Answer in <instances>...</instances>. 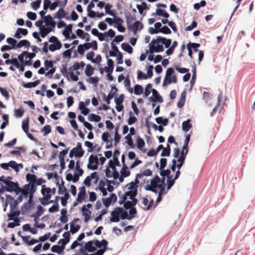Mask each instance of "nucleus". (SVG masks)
<instances>
[{
  "label": "nucleus",
  "mask_w": 255,
  "mask_h": 255,
  "mask_svg": "<svg viewBox=\"0 0 255 255\" xmlns=\"http://www.w3.org/2000/svg\"><path fill=\"white\" fill-rule=\"evenodd\" d=\"M0 186V194L6 191L10 193L14 192L16 195H18L21 191V188L17 182H10L6 183L5 186L1 183Z\"/></svg>",
  "instance_id": "nucleus-1"
},
{
  "label": "nucleus",
  "mask_w": 255,
  "mask_h": 255,
  "mask_svg": "<svg viewBox=\"0 0 255 255\" xmlns=\"http://www.w3.org/2000/svg\"><path fill=\"white\" fill-rule=\"evenodd\" d=\"M165 178L162 177L161 178V181L159 184H158L157 186L158 188L159 189V191L158 192V197L156 199V200L155 201V205L158 204L159 203L162 199V195L165 193Z\"/></svg>",
  "instance_id": "nucleus-2"
},
{
  "label": "nucleus",
  "mask_w": 255,
  "mask_h": 255,
  "mask_svg": "<svg viewBox=\"0 0 255 255\" xmlns=\"http://www.w3.org/2000/svg\"><path fill=\"white\" fill-rule=\"evenodd\" d=\"M99 158L98 156L91 154L89 158V163L87 165V168L92 170H97L98 167Z\"/></svg>",
  "instance_id": "nucleus-3"
},
{
  "label": "nucleus",
  "mask_w": 255,
  "mask_h": 255,
  "mask_svg": "<svg viewBox=\"0 0 255 255\" xmlns=\"http://www.w3.org/2000/svg\"><path fill=\"white\" fill-rule=\"evenodd\" d=\"M171 39L157 36L156 39H152L151 44H156L161 43L164 45L165 48H169L171 44Z\"/></svg>",
  "instance_id": "nucleus-4"
},
{
  "label": "nucleus",
  "mask_w": 255,
  "mask_h": 255,
  "mask_svg": "<svg viewBox=\"0 0 255 255\" xmlns=\"http://www.w3.org/2000/svg\"><path fill=\"white\" fill-rule=\"evenodd\" d=\"M127 27L128 30L133 31L135 35L138 28L139 30L143 28V25L140 21L136 20L133 24L128 25Z\"/></svg>",
  "instance_id": "nucleus-5"
},
{
  "label": "nucleus",
  "mask_w": 255,
  "mask_h": 255,
  "mask_svg": "<svg viewBox=\"0 0 255 255\" xmlns=\"http://www.w3.org/2000/svg\"><path fill=\"white\" fill-rule=\"evenodd\" d=\"M119 209V207H117L114 209V211L111 212V217L110 219L111 222L117 223L120 221L121 215L120 211L118 210Z\"/></svg>",
  "instance_id": "nucleus-6"
},
{
  "label": "nucleus",
  "mask_w": 255,
  "mask_h": 255,
  "mask_svg": "<svg viewBox=\"0 0 255 255\" xmlns=\"http://www.w3.org/2000/svg\"><path fill=\"white\" fill-rule=\"evenodd\" d=\"M169 173L167 174L163 173L162 175H160L162 177H167V189L169 190L174 185L175 183L174 178L173 179V176L171 175V170L168 171Z\"/></svg>",
  "instance_id": "nucleus-7"
},
{
  "label": "nucleus",
  "mask_w": 255,
  "mask_h": 255,
  "mask_svg": "<svg viewBox=\"0 0 255 255\" xmlns=\"http://www.w3.org/2000/svg\"><path fill=\"white\" fill-rule=\"evenodd\" d=\"M188 152V149H183L182 148V150L181 151V155L178 157L177 159V161L179 162L178 163V169H180L182 166H183L185 159L186 158V155Z\"/></svg>",
  "instance_id": "nucleus-8"
},
{
  "label": "nucleus",
  "mask_w": 255,
  "mask_h": 255,
  "mask_svg": "<svg viewBox=\"0 0 255 255\" xmlns=\"http://www.w3.org/2000/svg\"><path fill=\"white\" fill-rule=\"evenodd\" d=\"M94 244V241H89L86 243L84 246H83L80 249L88 251L89 253H93L96 251V247H95Z\"/></svg>",
  "instance_id": "nucleus-9"
},
{
  "label": "nucleus",
  "mask_w": 255,
  "mask_h": 255,
  "mask_svg": "<svg viewBox=\"0 0 255 255\" xmlns=\"http://www.w3.org/2000/svg\"><path fill=\"white\" fill-rule=\"evenodd\" d=\"M156 46H154L155 44H151V42L149 43V50L150 53L152 54L153 52H161L164 51V47L162 44L157 43Z\"/></svg>",
  "instance_id": "nucleus-10"
},
{
  "label": "nucleus",
  "mask_w": 255,
  "mask_h": 255,
  "mask_svg": "<svg viewBox=\"0 0 255 255\" xmlns=\"http://www.w3.org/2000/svg\"><path fill=\"white\" fill-rule=\"evenodd\" d=\"M101 243L103 245V249L96 250L97 251L96 252H94L95 254H96V255H103L107 250H112L111 249H109L108 247V242L106 240L103 239L101 241Z\"/></svg>",
  "instance_id": "nucleus-11"
},
{
  "label": "nucleus",
  "mask_w": 255,
  "mask_h": 255,
  "mask_svg": "<svg viewBox=\"0 0 255 255\" xmlns=\"http://www.w3.org/2000/svg\"><path fill=\"white\" fill-rule=\"evenodd\" d=\"M67 13L64 10L63 7H60L57 12L54 15V18L61 19L62 18H65L67 20L70 19V16H66Z\"/></svg>",
  "instance_id": "nucleus-12"
},
{
  "label": "nucleus",
  "mask_w": 255,
  "mask_h": 255,
  "mask_svg": "<svg viewBox=\"0 0 255 255\" xmlns=\"http://www.w3.org/2000/svg\"><path fill=\"white\" fill-rule=\"evenodd\" d=\"M160 167L159 170L160 175H162L163 173L167 174L169 173V171H170V169H167L164 170V169L166 166L167 165V159L165 158H161L160 160Z\"/></svg>",
  "instance_id": "nucleus-13"
},
{
  "label": "nucleus",
  "mask_w": 255,
  "mask_h": 255,
  "mask_svg": "<svg viewBox=\"0 0 255 255\" xmlns=\"http://www.w3.org/2000/svg\"><path fill=\"white\" fill-rule=\"evenodd\" d=\"M34 205V202H29V201L25 202L21 208V214L23 215H25L27 211L30 210V209Z\"/></svg>",
  "instance_id": "nucleus-14"
},
{
  "label": "nucleus",
  "mask_w": 255,
  "mask_h": 255,
  "mask_svg": "<svg viewBox=\"0 0 255 255\" xmlns=\"http://www.w3.org/2000/svg\"><path fill=\"white\" fill-rule=\"evenodd\" d=\"M36 176L34 174H30L28 173L26 175V181L29 182L27 184H30V187H32L33 186H36L35 181L36 180Z\"/></svg>",
  "instance_id": "nucleus-15"
},
{
  "label": "nucleus",
  "mask_w": 255,
  "mask_h": 255,
  "mask_svg": "<svg viewBox=\"0 0 255 255\" xmlns=\"http://www.w3.org/2000/svg\"><path fill=\"white\" fill-rule=\"evenodd\" d=\"M22 200V195H19L16 200L14 199V200H10V201H12V203H10V211H12L14 209H16L18 204L21 202Z\"/></svg>",
  "instance_id": "nucleus-16"
},
{
  "label": "nucleus",
  "mask_w": 255,
  "mask_h": 255,
  "mask_svg": "<svg viewBox=\"0 0 255 255\" xmlns=\"http://www.w3.org/2000/svg\"><path fill=\"white\" fill-rule=\"evenodd\" d=\"M82 215L84 217V222L87 223L91 218V212L88 209L86 208V206H83L81 208Z\"/></svg>",
  "instance_id": "nucleus-17"
},
{
  "label": "nucleus",
  "mask_w": 255,
  "mask_h": 255,
  "mask_svg": "<svg viewBox=\"0 0 255 255\" xmlns=\"http://www.w3.org/2000/svg\"><path fill=\"white\" fill-rule=\"evenodd\" d=\"M223 97V92L222 91H220L218 97V105L213 109L212 113H211L210 115L211 117H213L214 116L217 110H221L222 109V107L220 106V103L221 102L222 99Z\"/></svg>",
  "instance_id": "nucleus-18"
},
{
  "label": "nucleus",
  "mask_w": 255,
  "mask_h": 255,
  "mask_svg": "<svg viewBox=\"0 0 255 255\" xmlns=\"http://www.w3.org/2000/svg\"><path fill=\"white\" fill-rule=\"evenodd\" d=\"M129 216L123 217L122 218V220H130L134 218L135 216V215L137 213V210L135 207H133L129 209Z\"/></svg>",
  "instance_id": "nucleus-19"
},
{
  "label": "nucleus",
  "mask_w": 255,
  "mask_h": 255,
  "mask_svg": "<svg viewBox=\"0 0 255 255\" xmlns=\"http://www.w3.org/2000/svg\"><path fill=\"white\" fill-rule=\"evenodd\" d=\"M79 192L78 194V201H83L86 197V188L85 186H82L80 187Z\"/></svg>",
  "instance_id": "nucleus-20"
},
{
  "label": "nucleus",
  "mask_w": 255,
  "mask_h": 255,
  "mask_svg": "<svg viewBox=\"0 0 255 255\" xmlns=\"http://www.w3.org/2000/svg\"><path fill=\"white\" fill-rule=\"evenodd\" d=\"M109 56L110 57H117V61L118 64H121L123 63V56L122 52H119L117 54L112 51H110Z\"/></svg>",
  "instance_id": "nucleus-21"
},
{
  "label": "nucleus",
  "mask_w": 255,
  "mask_h": 255,
  "mask_svg": "<svg viewBox=\"0 0 255 255\" xmlns=\"http://www.w3.org/2000/svg\"><path fill=\"white\" fill-rule=\"evenodd\" d=\"M79 221V218H74L73 221L70 223V232L72 234H74L76 233H77L80 229L81 226L79 225H76L75 228L74 229V230H73L72 229V226H73V224H75L77 222Z\"/></svg>",
  "instance_id": "nucleus-22"
},
{
  "label": "nucleus",
  "mask_w": 255,
  "mask_h": 255,
  "mask_svg": "<svg viewBox=\"0 0 255 255\" xmlns=\"http://www.w3.org/2000/svg\"><path fill=\"white\" fill-rule=\"evenodd\" d=\"M30 189V184H25L23 186V190L21 189V191L20 192L21 194L20 195H22V197L26 198L28 196V194H29Z\"/></svg>",
  "instance_id": "nucleus-23"
},
{
  "label": "nucleus",
  "mask_w": 255,
  "mask_h": 255,
  "mask_svg": "<svg viewBox=\"0 0 255 255\" xmlns=\"http://www.w3.org/2000/svg\"><path fill=\"white\" fill-rule=\"evenodd\" d=\"M192 127L191 124V120L187 119L186 121H184L182 124V130L185 132L188 131Z\"/></svg>",
  "instance_id": "nucleus-24"
},
{
  "label": "nucleus",
  "mask_w": 255,
  "mask_h": 255,
  "mask_svg": "<svg viewBox=\"0 0 255 255\" xmlns=\"http://www.w3.org/2000/svg\"><path fill=\"white\" fill-rule=\"evenodd\" d=\"M30 45V42L27 39L21 40L18 43H16V45L15 46V49L21 48L23 46L27 48Z\"/></svg>",
  "instance_id": "nucleus-25"
},
{
  "label": "nucleus",
  "mask_w": 255,
  "mask_h": 255,
  "mask_svg": "<svg viewBox=\"0 0 255 255\" xmlns=\"http://www.w3.org/2000/svg\"><path fill=\"white\" fill-rule=\"evenodd\" d=\"M145 145V142L144 140L140 136H137L136 138V146L140 150L143 152H145L146 149H142L143 147Z\"/></svg>",
  "instance_id": "nucleus-26"
},
{
  "label": "nucleus",
  "mask_w": 255,
  "mask_h": 255,
  "mask_svg": "<svg viewBox=\"0 0 255 255\" xmlns=\"http://www.w3.org/2000/svg\"><path fill=\"white\" fill-rule=\"evenodd\" d=\"M112 16H113L114 20V27L117 28V27H119L122 25L124 22V20L123 19L117 16L116 15V13L114 14Z\"/></svg>",
  "instance_id": "nucleus-27"
},
{
  "label": "nucleus",
  "mask_w": 255,
  "mask_h": 255,
  "mask_svg": "<svg viewBox=\"0 0 255 255\" xmlns=\"http://www.w3.org/2000/svg\"><path fill=\"white\" fill-rule=\"evenodd\" d=\"M120 154V151L118 149H115L114 151L113 155V161L115 163V165L117 166H120L121 165L120 162L118 159V156Z\"/></svg>",
  "instance_id": "nucleus-28"
},
{
  "label": "nucleus",
  "mask_w": 255,
  "mask_h": 255,
  "mask_svg": "<svg viewBox=\"0 0 255 255\" xmlns=\"http://www.w3.org/2000/svg\"><path fill=\"white\" fill-rule=\"evenodd\" d=\"M11 213L7 214V217L8 219L10 220H15V219H17L18 217L20 214V211L19 210L12 211Z\"/></svg>",
  "instance_id": "nucleus-29"
},
{
  "label": "nucleus",
  "mask_w": 255,
  "mask_h": 255,
  "mask_svg": "<svg viewBox=\"0 0 255 255\" xmlns=\"http://www.w3.org/2000/svg\"><path fill=\"white\" fill-rule=\"evenodd\" d=\"M122 49L125 51L128 52L129 54H131L133 52L132 47L128 43L124 42L121 45Z\"/></svg>",
  "instance_id": "nucleus-30"
},
{
  "label": "nucleus",
  "mask_w": 255,
  "mask_h": 255,
  "mask_svg": "<svg viewBox=\"0 0 255 255\" xmlns=\"http://www.w3.org/2000/svg\"><path fill=\"white\" fill-rule=\"evenodd\" d=\"M171 148L169 143H167L166 146L162 148V152H161L160 156L162 157L169 156L170 154Z\"/></svg>",
  "instance_id": "nucleus-31"
},
{
  "label": "nucleus",
  "mask_w": 255,
  "mask_h": 255,
  "mask_svg": "<svg viewBox=\"0 0 255 255\" xmlns=\"http://www.w3.org/2000/svg\"><path fill=\"white\" fill-rule=\"evenodd\" d=\"M156 123L158 125H161L162 126H166L168 125V120L167 118H163L162 117H158L155 119Z\"/></svg>",
  "instance_id": "nucleus-32"
},
{
  "label": "nucleus",
  "mask_w": 255,
  "mask_h": 255,
  "mask_svg": "<svg viewBox=\"0 0 255 255\" xmlns=\"http://www.w3.org/2000/svg\"><path fill=\"white\" fill-rule=\"evenodd\" d=\"M62 44L61 42H56L52 43L49 45V49L51 52H54L57 50H59L62 47Z\"/></svg>",
  "instance_id": "nucleus-33"
},
{
  "label": "nucleus",
  "mask_w": 255,
  "mask_h": 255,
  "mask_svg": "<svg viewBox=\"0 0 255 255\" xmlns=\"http://www.w3.org/2000/svg\"><path fill=\"white\" fill-rule=\"evenodd\" d=\"M125 17L127 26L131 24L132 21L136 19L135 15H131L129 12L125 13Z\"/></svg>",
  "instance_id": "nucleus-34"
},
{
  "label": "nucleus",
  "mask_w": 255,
  "mask_h": 255,
  "mask_svg": "<svg viewBox=\"0 0 255 255\" xmlns=\"http://www.w3.org/2000/svg\"><path fill=\"white\" fill-rule=\"evenodd\" d=\"M88 119L90 122H99L101 120V117L95 114H91L89 115Z\"/></svg>",
  "instance_id": "nucleus-35"
},
{
  "label": "nucleus",
  "mask_w": 255,
  "mask_h": 255,
  "mask_svg": "<svg viewBox=\"0 0 255 255\" xmlns=\"http://www.w3.org/2000/svg\"><path fill=\"white\" fill-rule=\"evenodd\" d=\"M104 97V101H105L108 105L110 104V101L112 99L114 98L116 96L115 93H112L111 91L106 97V94L105 93L103 94Z\"/></svg>",
  "instance_id": "nucleus-36"
},
{
  "label": "nucleus",
  "mask_w": 255,
  "mask_h": 255,
  "mask_svg": "<svg viewBox=\"0 0 255 255\" xmlns=\"http://www.w3.org/2000/svg\"><path fill=\"white\" fill-rule=\"evenodd\" d=\"M156 14L157 15L162 16L165 18H168L169 17V14L166 12V11L161 8L156 9Z\"/></svg>",
  "instance_id": "nucleus-37"
},
{
  "label": "nucleus",
  "mask_w": 255,
  "mask_h": 255,
  "mask_svg": "<svg viewBox=\"0 0 255 255\" xmlns=\"http://www.w3.org/2000/svg\"><path fill=\"white\" fill-rule=\"evenodd\" d=\"M58 245H53L51 248V251L53 253H57L59 255H62L64 254L63 251L64 249H61L60 248H58Z\"/></svg>",
  "instance_id": "nucleus-38"
},
{
  "label": "nucleus",
  "mask_w": 255,
  "mask_h": 255,
  "mask_svg": "<svg viewBox=\"0 0 255 255\" xmlns=\"http://www.w3.org/2000/svg\"><path fill=\"white\" fill-rule=\"evenodd\" d=\"M94 70L95 69L92 67V66L89 64L86 66L85 70V73L86 76L90 77L92 75H93Z\"/></svg>",
  "instance_id": "nucleus-39"
},
{
  "label": "nucleus",
  "mask_w": 255,
  "mask_h": 255,
  "mask_svg": "<svg viewBox=\"0 0 255 255\" xmlns=\"http://www.w3.org/2000/svg\"><path fill=\"white\" fill-rule=\"evenodd\" d=\"M22 128L24 132L27 133L29 130V118L24 120L22 123Z\"/></svg>",
  "instance_id": "nucleus-40"
},
{
  "label": "nucleus",
  "mask_w": 255,
  "mask_h": 255,
  "mask_svg": "<svg viewBox=\"0 0 255 255\" xmlns=\"http://www.w3.org/2000/svg\"><path fill=\"white\" fill-rule=\"evenodd\" d=\"M10 200H14V198L11 196L10 195H6V200L4 202V203H2V206L3 208V211L5 212L7 209V207L8 205L9 204V201Z\"/></svg>",
  "instance_id": "nucleus-41"
},
{
  "label": "nucleus",
  "mask_w": 255,
  "mask_h": 255,
  "mask_svg": "<svg viewBox=\"0 0 255 255\" xmlns=\"http://www.w3.org/2000/svg\"><path fill=\"white\" fill-rule=\"evenodd\" d=\"M143 92V87L138 84H136L134 86V94L136 95H140Z\"/></svg>",
  "instance_id": "nucleus-42"
},
{
  "label": "nucleus",
  "mask_w": 255,
  "mask_h": 255,
  "mask_svg": "<svg viewBox=\"0 0 255 255\" xmlns=\"http://www.w3.org/2000/svg\"><path fill=\"white\" fill-rule=\"evenodd\" d=\"M129 117L128 120V124L129 125H132L134 124L137 120L136 118L134 116L133 113L131 111L129 113Z\"/></svg>",
  "instance_id": "nucleus-43"
},
{
  "label": "nucleus",
  "mask_w": 255,
  "mask_h": 255,
  "mask_svg": "<svg viewBox=\"0 0 255 255\" xmlns=\"http://www.w3.org/2000/svg\"><path fill=\"white\" fill-rule=\"evenodd\" d=\"M148 100L151 102L156 103L158 102L160 103H161L163 102V98L161 95L159 94L156 97H153V96H151L149 98Z\"/></svg>",
  "instance_id": "nucleus-44"
},
{
  "label": "nucleus",
  "mask_w": 255,
  "mask_h": 255,
  "mask_svg": "<svg viewBox=\"0 0 255 255\" xmlns=\"http://www.w3.org/2000/svg\"><path fill=\"white\" fill-rule=\"evenodd\" d=\"M112 7V5L110 3H107L105 6V12L106 14H109L111 16H113L115 14V12L113 10H111V9Z\"/></svg>",
  "instance_id": "nucleus-45"
},
{
  "label": "nucleus",
  "mask_w": 255,
  "mask_h": 255,
  "mask_svg": "<svg viewBox=\"0 0 255 255\" xmlns=\"http://www.w3.org/2000/svg\"><path fill=\"white\" fill-rule=\"evenodd\" d=\"M161 181V179L157 175H156L155 177L150 180V185L158 186L159 183Z\"/></svg>",
  "instance_id": "nucleus-46"
},
{
  "label": "nucleus",
  "mask_w": 255,
  "mask_h": 255,
  "mask_svg": "<svg viewBox=\"0 0 255 255\" xmlns=\"http://www.w3.org/2000/svg\"><path fill=\"white\" fill-rule=\"evenodd\" d=\"M76 32L78 36L81 39H85L86 36H89L88 33L84 32V31L81 29H78Z\"/></svg>",
  "instance_id": "nucleus-47"
},
{
  "label": "nucleus",
  "mask_w": 255,
  "mask_h": 255,
  "mask_svg": "<svg viewBox=\"0 0 255 255\" xmlns=\"http://www.w3.org/2000/svg\"><path fill=\"white\" fill-rule=\"evenodd\" d=\"M36 190V187L33 186L32 187H30V192L29 194H28V200L29 202H34L33 198V194L35 192Z\"/></svg>",
  "instance_id": "nucleus-48"
},
{
  "label": "nucleus",
  "mask_w": 255,
  "mask_h": 255,
  "mask_svg": "<svg viewBox=\"0 0 255 255\" xmlns=\"http://www.w3.org/2000/svg\"><path fill=\"white\" fill-rule=\"evenodd\" d=\"M132 191H128L126 192V195L128 197H129V199L134 198L136 197L137 194V189H132Z\"/></svg>",
  "instance_id": "nucleus-49"
},
{
  "label": "nucleus",
  "mask_w": 255,
  "mask_h": 255,
  "mask_svg": "<svg viewBox=\"0 0 255 255\" xmlns=\"http://www.w3.org/2000/svg\"><path fill=\"white\" fill-rule=\"evenodd\" d=\"M74 47L68 49L64 51L62 53L63 57L64 58L70 59L71 58L72 51Z\"/></svg>",
  "instance_id": "nucleus-50"
},
{
  "label": "nucleus",
  "mask_w": 255,
  "mask_h": 255,
  "mask_svg": "<svg viewBox=\"0 0 255 255\" xmlns=\"http://www.w3.org/2000/svg\"><path fill=\"white\" fill-rule=\"evenodd\" d=\"M125 138L126 139V142L128 144V145H129L132 148H134L135 146L133 143V141L131 137V136L127 134L125 136Z\"/></svg>",
  "instance_id": "nucleus-51"
},
{
  "label": "nucleus",
  "mask_w": 255,
  "mask_h": 255,
  "mask_svg": "<svg viewBox=\"0 0 255 255\" xmlns=\"http://www.w3.org/2000/svg\"><path fill=\"white\" fill-rule=\"evenodd\" d=\"M157 188H158L157 186L150 185L149 184H147L144 186V189L146 191H151L154 193H157L158 192Z\"/></svg>",
  "instance_id": "nucleus-52"
},
{
  "label": "nucleus",
  "mask_w": 255,
  "mask_h": 255,
  "mask_svg": "<svg viewBox=\"0 0 255 255\" xmlns=\"http://www.w3.org/2000/svg\"><path fill=\"white\" fill-rule=\"evenodd\" d=\"M125 99V95L123 94H121L119 97L115 98V102L116 105H122Z\"/></svg>",
  "instance_id": "nucleus-53"
},
{
  "label": "nucleus",
  "mask_w": 255,
  "mask_h": 255,
  "mask_svg": "<svg viewBox=\"0 0 255 255\" xmlns=\"http://www.w3.org/2000/svg\"><path fill=\"white\" fill-rule=\"evenodd\" d=\"M84 144L86 146H87L88 148V151L89 152H93L94 149V148H95L97 145H95L94 146L93 143L89 141H85L84 142Z\"/></svg>",
  "instance_id": "nucleus-54"
},
{
  "label": "nucleus",
  "mask_w": 255,
  "mask_h": 255,
  "mask_svg": "<svg viewBox=\"0 0 255 255\" xmlns=\"http://www.w3.org/2000/svg\"><path fill=\"white\" fill-rule=\"evenodd\" d=\"M72 149L74 150V152L75 154L76 158H80L82 157L85 153V151L84 150H80V149L75 150V147H73Z\"/></svg>",
  "instance_id": "nucleus-55"
},
{
  "label": "nucleus",
  "mask_w": 255,
  "mask_h": 255,
  "mask_svg": "<svg viewBox=\"0 0 255 255\" xmlns=\"http://www.w3.org/2000/svg\"><path fill=\"white\" fill-rule=\"evenodd\" d=\"M41 3V0H36L34 1H32L30 5L33 10H37L40 7Z\"/></svg>",
  "instance_id": "nucleus-56"
},
{
  "label": "nucleus",
  "mask_w": 255,
  "mask_h": 255,
  "mask_svg": "<svg viewBox=\"0 0 255 255\" xmlns=\"http://www.w3.org/2000/svg\"><path fill=\"white\" fill-rule=\"evenodd\" d=\"M41 132H44L43 136H46L51 131V128L50 125H46L41 129Z\"/></svg>",
  "instance_id": "nucleus-57"
},
{
  "label": "nucleus",
  "mask_w": 255,
  "mask_h": 255,
  "mask_svg": "<svg viewBox=\"0 0 255 255\" xmlns=\"http://www.w3.org/2000/svg\"><path fill=\"white\" fill-rule=\"evenodd\" d=\"M151 89L152 85L151 84L149 83L146 85L143 95L144 98L147 97L151 93Z\"/></svg>",
  "instance_id": "nucleus-58"
},
{
  "label": "nucleus",
  "mask_w": 255,
  "mask_h": 255,
  "mask_svg": "<svg viewBox=\"0 0 255 255\" xmlns=\"http://www.w3.org/2000/svg\"><path fill=\"white\" fill-rule=\"evenodd\" d=\"M56 24V22L55 21H53L52 22H48V23L46 24V30L48 31L49 33L51 32L55 27Z\"/></svg>",
  "instance_id": "nucleus-59"
},
{
  "label": "nucleus",
  "mask_w": 255,
  "mask_h": 255,
  "mask_svg": "<svg viewBox=\"0 0 255 255\" xmlns=\"http://www.w3.org/2000/svg\"><path fill=\"white\" fill-rule=\"evenodd\" d=\"M111 168L112 169L113 173L112 177H113L114 179L117 180L119 178V173L115 165L111 166Z\"/></svg>",
  "instance_id": "nucleus-60"
},
{
  "label": "nucleus",
  "mask_w": 255,
  "mask_h": 255,
  "mask_svg": "<svg viewBox=\"0 0 255 255\" xmlns=\"http://www.w3.org/2000/svg\"><path fill=\"white\" fill-rule=\"evenodd\" d=\"M110 137V134L109 132L106 131L104 132L101 136L102 140L106 142L107 143H109L110 142L109 137Z\"/></svg>",
  "instance_id": "nucleus-61"
},
{
  "label": "nucleus",
  "mask_w": 255,
  "mask_h": 255,
  "mask_svg": "<svg viewBox=\"0 0 255 255\" xmlns=\"http://www.w3.org/2000/svg\"><path fill=\"white\" fill-rule=\"evenodd\" d=\"M89 83L94 84L95 86H97L98 83L99 81V78L97 77H90L89 80H87Z\"/></svg>",
  "instance_id": "nucleus-62"
},
{
  "label": "nucleus",
  "mask_w": 255,
  "mask_h": 255,
  "mask_svg": "<svg viewBox=\"0 0 255 255\" xmlns=\"http://www.w3.org/2000/svg\"><path fill=\"white\" fill-rule=\"evenodd\" d=\"M54 61L52 60H46L44 61L45 68L46 70H48L49 68L54 67Z\"/></svg>",
  "instance_id": "nucleus-63"
},
{
  "label": "nucleus",
  "mask_w": 255,
  "mask_h": 255,
  "mask_svg": "<svg viewBox=\"0 0 255 255\" xmlns=\"http://www.w3.org/2000/svg\"><path fill=\"white\" fill-rule=\"evenodd\" d=\"M159 32L165 34H170L171 33V31L168 26L164 25L159 30Z\"/></svg>",
  "instance_id": "nucleus-64"
}]
</instances>
